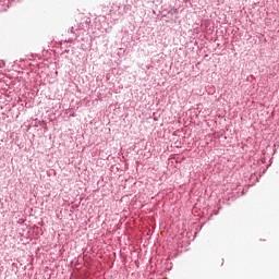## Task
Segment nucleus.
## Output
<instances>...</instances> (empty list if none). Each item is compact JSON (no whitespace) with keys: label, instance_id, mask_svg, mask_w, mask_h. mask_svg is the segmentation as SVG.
<instances>
[{"label":"nucleus","instance_id":"nucleus-2","mask_svg":"<svg viewBox=\"0 0 279 279\" xmlns=\"http://www.w3.org/2000/svg\"><path fill=\"white\" fill-rule=\"evenodd\" d=\"M84 27V24H81V28Z\"/></svg>","mask_w":279,"mask_h":279},{"label":"nucleus","instance_id":"nucleus-1","mask_svg":"<svg viewBox=\"0 0 279 279\" xmlns=\"http://www.w3.org/2000/svg\"><path fill=\"white\" fill-rule=\"evenodd\" d=\"M82 20L84 21V23H85L86 25H88V23H90V17L84 16Z\"/></svg>","mask_w":279,"mask_h":279}]
</instances>
